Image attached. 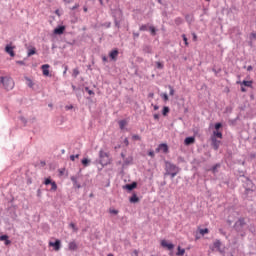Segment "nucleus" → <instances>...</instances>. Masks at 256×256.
I'll return each mask as SVG.
<instances>
[{"instance_id":"0eeeda50","label":"nucleus","mask_w":256,"mask_h":256,"mask_svg":"<svg viewBox=\"0 0 256 256\" xmlns=\"http://www.w3.org/2000/svg\"><path fill=\"white\" fill-rule=\"evenodd\" d=\"M43 185H51V188L49 189L50 193H55L58 189L57 182H55L51 176L44 178Z\"/></svg>"},{"instance_id":"72a5a7b5","label":"nucleus","mask_w":256,"mask_h":256,"mask_svg":"<svg viewBox=\"0 0 256 256\" xmlns=\"http://www.w3.org/2000/svg\"><path fill=\"white\" fill-rule=\"evenodd\" d=\"M250 193H255V189L244 188V199H248Z\"/></svg>"},{"instance_id":"c85d7f7f","label":"nucleus","mask_w":256,"mask_h":256,"mask_svg":"<svg viewBox=\"0 0 256 256\" xmlns=\"http://www.w3.org/2000/svg\"><path fill=\"white\" fill-rule=\"evenodd\" d=\"M68 249L69 251H77V249H79V246L77 245V242L72 241V242H69Z\"/></svg>"},{"instance_id":"dca6fc26","label":"nucleus","mask_w":256,"mask_h":256,"mask_svg":"<svg viewBox=\"0 0 256 256\" xmlns=\"http://www.w3.org/2000/svg\"><path fill=\"white\" fill-rule=\"evenodd\" d=\"M142 53H144V55H153V46L150 44H143Z\"/></svg>"},{"instance_id":"7ed1b4c3","label":"nucleus","mask_w":256,"mask_h":256,"mask_svg":"<svg viewBox=\"0 0 256 256\" xmlns=\"http://www.w3.org/2000/svg\"><path fill=\"white\" fill-rule=\"evenodd\" d=\"M112 17L114 19V25L116 29H121V21H123V10L114 9L112 11Z\"/></svg>"},{"instance_id":"e2e57ef3","label":"nucleus","mask_w":256,"mask_h":256,"mask_svg":"<svg viewBox=\"0 0 256 256\" xmlns=\"http://www.w3.org/2000/svg\"><path fill=\"white\" fill-rule=\"evenodd\" d=\"M132 141H141V136H139V134H133Z\"/></svg>"},{"instance_id":"bb28decb","label":"nucleus","mask_w":256,"mask_h":256,"mask_svg":"<svg viewBox=\"0 0 256 256\" xmlns=\"http://www.w3.org/2000/svg\"><path fill=\"white\" fill-rule=\"evenodd\" d=\"M159 145H160V151H162V153L167 155V153H169V144H167V143H160Z\"/></svg>"},{"instance_id":"58836bf2","label":"nucleus","mask_w":256,"mask_h":256,"mask_svg":"<svg viewBox=\"0 0 256 256\" xmlns=\"http://www.w3.org/2000/svg\"><path fill=\"white\" fill-rule=\"evenodd\" d=\"M183 255H185V248H182L181 246H177L176 256H183Z\"/></svg>"},{"instance_id":"f8f14e48","label":"nucleus","mask_w":256,"mask_h":256,"mask_svg":"<svg viewBox=\"0 0 256 256\" xmlns=\"http://www.w3.org/2000/svg\"><path fill=\"white\" fill-rule=\"evenodd\" d=\"M48 246L52 247L54 251H61V239H55V241H49Z\"/></svg>"},{"instance_id":"052dcab7","label":"nucleus","mask_w":256,"mask_h":256,"mask_svg":"<svg viewBox=\"0 0 256 256\" xmlns=\"http://www.w3.org/2000/svg\"><path fill=\"white\" fill-rule=\"evenodd\" d=\"M249 40L250 41H256V32H251L250 33Z\"/></svg>"},{"instance_id":"c9c22d12","label":"nucleus","mask_w":256,"mask_h":256,"mask_svg":"<svg viewBox=\"0 0 256 256\" xmlns=\"http://www.w3.org/2000/svg\"><path fill=\"white\" fill-rule=\"evenodd\" d=\"M214 131H222L223 129V122H216L214 123Z\"/></svg>"},{"instance_id":"680f3d73","label":"nucleus","mask_w":256,"mask_h":256,"mask_svg":"<svg viewBox=\"0 0 256 256\" xmlns=\"http://www.w3.org/2000/svg\"><path fill=\"white\" fill-rule=\"evenodd\" d=\"M81 157V154H72L70 155V161H75V159H79Z\"/></svg>"},{"instance_id":"603ef678","label":"nucleus","mask_w":256,"mask_h":256,"mask_svg":"<svg viewBox=\"0 0 256 256\" xmlns=\"http://www.w3.org/2000/svg\"><path fill=\"white\" fill-rule=\"evenodd\" d=\"M18 119L23 123L24 127H27L28 121L27 118H25V116H20Z\"/></svg>"},{"instance_id":"9b49d317","label":"nucleus","mask_w":256,"mask_h":256,"mask_svg":"<svg viewBox=\"0 0 256 256\" xmlns=\"http://www.w3.org/2000/svg\"><path fill=\"white\" fill-rule=\"evenodd\" d=\"M138 185L139 183L137 181H133L132 183L125 184L122 188L127 191V193H133Z\"/></svg>"},{"instance_id":"cd10ccee","label":"nucleus","mask_w":256,"mask_h":256,"mask_svg":"<svg viewBox=\"0 0 256 256\" xmlns=\"http://www.w3.org/2000/svg\"><path fill=\"white\" fill-rule=\"evenodd\" d=\"M118 125H119V129H121V131L125 130V127H127V125H129V121H127V119H122L120 121H118Z\"/></svg>"},{"instance_id":"412c9836","label":"nucleus","mask_w":256,"mask_h":256,"mask_svg":"<svg viewBox=\"0 0 256 256\" xmlns=\"http://www.w3.org/2000/svg\"><path fill=\"white\" fill-rule=\"evenodd\" d=\"M0 241L4 242V245L6 247H9V245H11V240L9 239V235L8 234H1L0 235Z\"/></svg>"},{"instance_id":"5701e85b","label":"nucleus","mask_w":256,"mask_h":256,"mask_svg":"<svg viewBox=\"0 0 256 256\" xmlns=\"http://www.w3.org/2000/svg\"><path fill=\"white\" fill-rule=\"evenodd\" d=\"M122 169H125V167L129 165H133V156H128L126 159L123 160Z\"/></svg>"},{"instance_id":"6e6552de","label":"nucleus","mask_w":256,"mask_h":256,"mask_svg":"<svg viewBox=\"0 0 256 256\" xmlns=\"http://www.w3.org/2000/svg\"><path fill=\"white\" fill-rule=\"evenodd\" d=\"M108 59L110 63H117V59H119V48H113L108 53Z\"/></svg>"},{"instance_id":"aec40b11","label":"nucleus","mask_w":256,"mask_h":256,"mask_svg":"<svg viewBox=\"0 0 256 256\" xmlns=\"http://www.w3.org/2000/svg\"><path fill=\"white\" fill-rule=\"evenodd\" d=\"M210 139H223V131L222 130H213Z\"/></svg>"},{"instance_id":"ea45409f","label":"nucleus","mask_w":256,"mask_h":256,"mask_svg":"<svg viewBox=\"0 0 256 256\" xmlns=\"http://www.w3.org/2000/svg\"><path fill=\"white\" fill-rule=\"evenodd\" d=\"M10 213V217L12 219V221H17V211L16 210H8Z\"/></svg>"},{"instance_id":"f704fd0d","label":"nucleus","mask_w":256,"mask_h":256,"mask_svg":"<svg viewBox=\"0 0 256 256\" xmlns=\"http://www.w3.org/2000/svg\"><path fill=\"white\" fill-rule=\"evenodd\" d=\"M71 87H72L73 91H75L77 97H79V95H81V91H83V89H81V87L75 86V84H71Z\"/></svg>"},{"instance_id":"c03bdc74","label":"nucleus","mask_w":256,"mask_h":256,"mask_svg":"<svg viewBox=\"0 0 256 256\" xmlns=\"http://www.w3.org/2000/svg\"><path fill=\"white\" fill-rule=\"evenodd\" d=\"M101 59H102L103 65H107V63H111V61H109V57H107V55L105 54H102Z\"/></svg>"},{"instance_id":"a878e982","label":"nucleus","mask_w":256,"mask_h":256,"mask_svg":"<svg viewBox=\"0 0 256 256\" xmlns=\"http://www.w3.org/2000/svg\"><path fill=\"white\" fill-rule=\"evenodd\" d=\"M72 183H73V188L74 189H81V184H79V182L77 181V176H71L70 177Z\"/></svg>"},{"instance_id":"6e6d98bb","label":"nucleus","mask_w":256,"mask_h":256,"mask_svg":"<svg viewBox=\"0 0 256 256\" xmlns=\"http://www.w3.org/2000/svg\"><path fill=\"white\" fill-rule=\"evenodd\" d=\"M157 3H159V5H162L163 7H165V9H167V7H169V4H167L166 1L164 0H156Z\"/></svg>"},{"instance_id":"9d476101","label":"nucleus","mask_w":256,"mask_h":256,"mask_svg":"<svg viewBox=\"0 0 256 256\" xmlns=\"http://www.w3.org/2000/svg\"><path fill=\"white\" fill-rule=\"evenodd\" d=\"M223 245V243L219 240L216 239L213 243V245L209 246V249H211L212 251H218V253H225V249H221V246Z\"/></svg>"},{"instance_id":"3c124183","label":"nucleus","mask_w":256,"mask_h":256,"mask_svg":"<svg viewBox=\"0 0 256 256\" xmlns=\"http://www.w3.org/2000/svg\"><path fill=\"white\" fill-rule=\"evenodd\" d=\"M79 68H74L73 69V73H72V77H74V79H77V77L79 76Z\"/></svg>"},{"instance_id":"37998d69","label":"nucleus","mask_w":256,"mask_h":256,"mask_svg":"<svg viewBox=\"0 0 256 256\" xmlns=\"http://www.w3.org/2000/svg\"><path fill=\"white\" fill-rule=\"evenodd\" d=\"M160 97L164 101V103H167V101H169V94H167L166 92L161 93Z\"/></svg>"},{"instance_id":"4be33fe9","label":"nucleus","mask_w":256,"mask_h":256,"mask_svg":"<svg viewBox=\"0 0 256 256\" xmlns=\"http://www.w3.org/2000/svg\"><path fill=\"white\" fill-rule=\"evenodd\" d=\"M219 169H221V163L214 164L211 168L208 169L213 175H217L219 173Z\"/></svg>"},{"instance_id":"f257e3e1","label":"nucleus","mask_w":256,"mask_h":256,"mask_svg":"<svg viewBox=\"0 0 256 256\" xmlns=\"http://www.w3.org/2000/svg\"><path fill=\"white\" fill-rule=\"evenodd\" d=\"M181 168L173 164L171 161L165 160V173L164 177L170 176L171 179H175L179 175Z\"/></svg>"},{"instance_id":"e433bc0d","label":"nucleus","mask_w":256,"mask_h":256,"mask_svg":"<svg viewBox=\"0 0 256 256\" xmlns=\"http://www.w3.org/2000/svg\"><path fill=\"white\" fill-rule=\"evenodd\" d=\"M155 67L157 69H160V70L165 69V62H163V61H156L155 62Z\"/></svg>"},{"instance_id":"09e8293b","label":"nucleus","mask_w":256,"mask_h":256,"mask_svg":"<svg viewBox=\"0 0 256 256\" xmlns=\"http://www.w3.org/2000/svg\"><path fill=\"white\" fill-rule=\"evenodd\" d=\"M182 41H184L186 47H189V39L187 38V35L182 34Z\"/></svg>"},{"instance_id":"1a4fd4ad","label":"nucleus","mask_w":256,"mask_h":256,"mask_svg":"<svg viewBox=\"0 0 256 256\" xmlns=\"http://www.w3.org/2000/svg\"><path fill=\"white\" fill-rule=\"evenodd\" d=\"M160 247L166 249V251H173L175 249V244L167 239H163L160 241Z\"/></svg>"},{"instance_id":"b1692460","label":"nucleus","mask_w":256,"mask_h":256,"mask_svg":"<svg viewBox=\"0 0 256 256\" xmlns=\"http://www.w3.org/2000/svg\"><path fill=\"white\" fill-rule=\"evenodd\" d=\"M193 143H195V138L194 136H187L184 139V145H186L187 147H189V145H193Z\"/></svg>"},{"instance_id":"7c9ffc66","label":"nucleus","mask_w":256,"mask_h":256,"mask_svg":"<svg viewBox=\"0 0 256 256\" xmlns=\"http://www.w3.org/2000/svg\"><path fill=\"white\" fill-rule=\"evenodd\" d=\"M185 21L188 23V25H191V23L195 21V16H193V14H186Z\"/></svg>"},{"instance_id":"bf43d9fd","label":"nucleus","mask_w":256,"mask_h":256,"mask_svg":"<svg viewBox=\"0 0 256 256\" xmlns=\"http://www.w3.org/2000/svg\"><path fill=\"white\" fill-rule=\"evenodd\" d=\"M26 183L27 185H31L33 183V179L26 173Z\"/></svg>"},{"instance_id":"a19ab883","label":"nucleus","mask_w":256,"mask_h":256,"mask_svg":"<svg viewBox=\"0 0 256 256\" xmlns=\"http://www.w3.org/2000/svg\"><path fill=\"white\" fill-rule=\"evenodd\" d=\"M199 233L202 237H205V235H209V228H199Z\"/></svg>"},{"instance_id":"473e14b6","label":"nucleus","mask_w":256,"mask_h":256,"mask_svg":"<svg viewBox=\"0 0 256 256\" xmlns=\"http://www.w3.org/2000/svg\"><path fill=\"white\" fill-rule=\"evenodd\" d=\"M81 164L83 165V167H89L91 165V159H89L88 157H84L81 160Z\"/></svg>"},{"instance_id":"338daca9","label":"nucleus","mask_w":256,"mask_h":256,"mask_svg":"<svg viewBox=\"0 0 256 256\" xmlns=\"http://www.w3.org/2000/svg\"><path fill=\"white\" fill-rule=\"evenodd\" d=\"M101 27H105L106 29H109L111 27V22H104L101 24Z\"/></svg>"},{"instance_id":"20e7f679","label":"nucleus","mask_w":256,"mask_h":256,"mask_svg":"<svg viewBox=\"0 0 256 256\" xmlns=\"http://www.w3.org/2000/svg\"><path fill=\"white\" fill-rule=\"evenodd\" d=\"M98 163L102 167H107V165H111V158H109V152H105L103 149H100Z\"/></svg>"},{"instance_id":"f03ea898","label":"nucleus","mask_w":256,"mask_h":256,"mask_svg":"<svg viewBox=\"0 0 256 256\" xmlns=\"http://www.w3.org/2000/svg\"><path fill=\"white\" fill-rule=\"evenodd\" d=\"M245 225H247V222L245 221V217H240L238 220L234 223L233 229L240 235V237H247V231L245 230Z\"/></svg>"},{"instance_id":"f3484780","label":"nucleus","mask_w":256,"mask_h":256,"mask_svg":"<svg viewBox=\"0 0 256 256\" xmlns=\"http://www.w3.org/2000/svg\"><path fill=\"white\" fill-rule=\"evenodd\" d=\"M253 80H243V81H240V80H237L236 81V85H241L242 87H248L249 89L250 88H253Z\"/></svg>"},{"instance_id":"774afa93","label":"nucleus","mask_w":256,"mask_h":256,"mask_svg":"<svg viewBox=\"0 0 256 256\" xmlns=\"http://www.w3.org/2000/svg\"><path fill=\"white\" fill-rule=\"evenodd\" d=\"M248 230H249L250 233H255V225H250L248 227Z\"/></svg>"},{"instance_id":"13d9d810","label":"nucleus","mask_w":256,"mask_h":256,"mask_svg":"<svg viewBox=\"0 0 256 256\" xmlns=\"http://www.w3.org/2000/svg\"><path fill=\"white\" fill-rule=\"evenodd\" d=\"M109 213H110V215H119V210H117L115 208H110Z\"/></svg>"},{"instance_id":"ddd939ff","label":"nucleus","mask_w":256,"mask_h":256,"mask_svg":"<svg viewBox=\"0 0 256 256\" xmlns=\"http://www.w3.org/2000/svg\"><path fill=\"white\" fill-rule=\"evenodd\" d=\"M4 51L10 57H15V46H13V43L6 44Z\"/></svg>"},{"instance_id":"4468645a","label":"nucleus","mask_w":256,"mask_h":256,"mask_svg":"<svg viewBox=\"0 0 256 256\" xmlns=\"http://www.w3.org/2000/svg\"><path fill=\"white\" fill-rule=\"evenodd\" d=\"M210 141H211L210 147H212L214 151H219V147L223 145V141L219 139H210Z\"/></svg>"},{"instance_id":"4c0bfd02","label":"nucleus","mask_w":256,"mask_h":256,"mask_svg":"<svg viewBox=\"0 0 256 256\" xmlns=\"http://www.w3.org/2000/svg\"><path fill=\"white\" fill-rule=\"evenodd\" d=\"M237 121H239V116H237L234 119L228 120V124L230 127H235L237 125Z\"/></svg>"},{"instance_id":"a211bd4d","label":"nucleus","mask_w":256,"mask_h":256,"mask_svg":"<svg viewBox=\"0 0 256 256\" xmlns=\"http://www.w3.org/2000/svg\"><path fill=\"white\" fill-rule=\"evenodd\" d=\"M50 68H51V65L49 64H43L41 66V71L44 77H51V72L49 71Z\"/></svg>"},{"instance_id":"a18cd8bd","label":"nucleus","mask_w":256,"mask_h":256,"mask_svg":"<svg viewBox=\"0 0 256 256\" xmlns=\"http://www.w3.org/2000/svg\"><path fill=\"white\" fill-rule=\"evenodd\" d=\"M24 79L25 81H27V86L30 87V89L33 88V85H34L33 80H31V78L27 76H25Z\"/></svg>"},{"instance_id":"49530a36","label":"nucleus","mask_w":256,"mask_h":256,"mask_svg":"<svg viewBox=\"0 0 256 256\" xmlns=\"http://www.w3.org/2000/svg\"><path fill=\"white\" fill-rule=\"evenodd\" d=\"M84 90L86 91V93H88V95H90V97H95V91L90 90L89 86L84 87Z\"/></svg>"},{"instance_id":"4d7b16f0","label":"nucleus","mask_w":256,"mask_h":256,"mask_svg":"<svg viewBox=\"0 0 256 256\" xmlns=\"http://www.w3.org/2000/svg\"><path fill=\"white\" fill-rule=\"evenodd\" d=\"M69 227H70V229H73V231H75V232L79 231V228L77 227V224H75L73 222H71L69 224Z\"/></svg>"},{"instance_id":"864d4df0","label":"nucleus","mask_w":256,"mask_h":256,"mask_svg":"<svg viewBox=\"0 0 256 256\" xmlns=\"http://www.w3.org/2000/svg\"><path fill=\"white\" fill-rule=\"evenodd\" d=\"M140 33L139 32H132V39L133 41H137V39H139Z\"/></svg>"},{"instance_id":"c756f323","label":"nucleus","mask_w":256,"mask_h":256,"mask_svg":"<svg viewBox=\"0 0 256 256\" xmlns=\"http://www.w3.org/2000/svg\"><path fill=\"white\" fill-rule=\"evenodd\" d=\"M148 31L150 32V35L152 37H155L159 29H157V27H155L154 25H150Z\"/></svg>"},{"instance_id":"de8ad7c7","label":"nucleus","mask_w":256,"mask_h":256,"mask_svg":"<svg viewBox=\"0 0 256 256\" xmlns=\"http://www.w3.org/2000/svg\"><path fill=\"white\" fill-rule=\"evenodd\" d=\"M175 25L179 26V25H183V18L181 17H176L174 20Z\"/></svg>"},{"instance_id":"393cba45","label":"nucleus","mask_w":256,"mask_h":256,"mask_svg":"<svg viewBox=\"0 0 256 256\" xmlns=\"http://www.w3.org/2000/svg\"><path fill=\"white\" fill-rule=\"evenodd\" d=\"M33 55H37V48H35V46H29L27 57H33Z\"/></svg>"},{"instance_id":"423d86ee","label":"nucleus","mask_w":256,"mask_h":256,"mask_svg":"<svg viewBox=\"0 0 256 256\" xmlns=\"http://www.w3.org/2000/svg\"><path fill=\"white\" fill-rule=\"evenodd\" d=\"M239 177H243V179H245L242 180L243 189H255V182H253L250 177L246 176L245 174H240Z\"/></svg>"},{"instance_id":"6ab92c4d","label":"nucleus","mask_w":256,"mask_h":256,"mask_svg":"<svg viewBox=\"0 0 256 256\" xmlns=\"http://www.w3.org/2000/svg\"><path fill=\"white\" fill-rule=\"evenodd\" d=\"M141 198L137 195V192H132V195L129 197V203H132L133 205L140 203Z\"/></svg>"},{"instance_id":"2eb2a0df","label":"nucleus","mask_w":256,"mask_h":256,"mask_svg":"<svg viewBox=\"0 0 256 256\" xmlns=\"http://www.w3.org/2000/svg\"><path fill=\"white\" fill-rule=\"evenodd\" d=\"M67 29L66 25H58L56 28L53 30V35H63Z\"/></svg>"},{"instance_id":"79ce46f5","label":"nucleus","mask_w":256,"mask_h":256,"mask_svg":"<svg viewBox=\"0 0 256 256\" xmlns=\"http://www.w3.org/2000/svg\"><path fill=\"white\" fill-rule=\"evenodd\" d=\"M149 27H151V24L147 23V24H142L139 27V31H149Z\"/></svg>"},{"instance_id":"8fccbe9b","label":"nucleus","mask_w":256,"mask_h":256,"mask_svg":"<svg viewBox=\"0 0 256 256\" xmlns=\"http://www.w3.org/2000/svg\"><path fill=\"white\" fill-rule=\"evenodd\" d=\"M147 155H148V157L155 159V150H153V149L148 150Z\"/></svg>"},{"instance_id":"5fc2aeb1","label":"nucleus","mask_w":256,"mask_h":256,"mask_svg":"<svg viewBox=\"0 0 256 256\" xmlns=\"http://www.w3.org/2000/svg\"><path fill=\"white\" fill-rule=\"evenodd\" d=\"M168 89H169V95L170 97H173V95H175V88H173L172 85H168Z\"/></svg>"},{"instance_id":"69168bd1","label":"nucleus","mask_w":256,"mask_h":256,"mask_svg":"<svg viewBox=\"0 0 256 256\" xmlns=\"http://www.w3.org/2000/svg\"><path fill=\"white\" fill-rule=\"evenodd\" d=\"M224 113H233V106H227L224 110Z\"/></svg>"},{"instance_id":"0e129e2a","label":"nucleus","mask_w":256,"mask_h":256,"mask_svg":"<svg viewBox=\"0 0 256 256\" xmlns=\"http://www.w3.org/2000/svg\"><path fill=\"white\" fill-rule=\"evenodd\" d=\"M18 209V206L15 205V204H11L9 207H8V211H17Z\"/></svg>"},{"instance_id":"39448f33","label":"nucleus","mask_w":256,"mask_h":256,"mask_svg":"<svg viewBox=\"0 0 256 256\" xmlns=\"http://www.w3.org/2000/svg\"><path fill=\"white\" fill-rule=\"evenodd\" d=\"M0 83H1V85H3L4 89H6V91H11V89H13V87H15V82L13 81V78H11V77L1 76Z\"/></svg>"},{"instance_id":"2f4dec72","label":"nucleus","mask_w":256,"mask_h":256,"mask_svg":"<svg viewBox=\"0 0 256 256\" xmlns=\"http://www.w3.org/2000/svg\"><path fill=\"white\" fill-rule=\"evenodd\" d=\"M171 113V108L169 106H163L161 114L163 117H167Z\"/></svg>"}]
</instances>
